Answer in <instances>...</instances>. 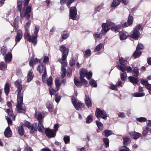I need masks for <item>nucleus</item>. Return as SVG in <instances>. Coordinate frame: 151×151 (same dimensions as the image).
<instances>
[{"label":"nucleus","mask_w":151,"mask_h":151,"mask_svg":"<svg viewBox=\"0 0 151 151\" xmlns=\"http://www.w3.org/2000/svg\"><path fill=\"white\" fill-rule=\"evenodd\" d=\"M92 76V73L91 72H88L86 70L82 69L80 72V78L81 82L79 81L78 79L75 78L74 80L75 85L77 87H80L82 86V83H83L86 86H87L88 85L86 80L84 78V77L86 76L87 78L89 80L91 78Z\"/></svg>","instance_id":"obj_1"},{"label":"nucleus","mask_w":151,"mask_h":151,"mask_svg":"<svg viewBox=\"0 0 151 151\" xmlns=\"http://www.w3.org/2000/svg\"><path fill=\"white\" fill-rule=\"evenodd\" d=\"M102 27L101 32L103 35H105L110 29L116 32H118L120 28V26L115 25L114 23L107 21L106 23H103L102 24Z\"/></svg>","instance_id":"obj_2"},{"label":"nucleus","mask_w":151,"mask_h":151,"mask_svg":"<svg viewBox=\"0 0 151 151\" xmlns=\"http://www.w3.org/2000/svg\"><path fill=\"white\" fill-rule=\"evenodd\" d=\"M39 30V27L36 26L35 27V31L32 36L27 32H26L24 35V36L25 39L29 42H32L34 46H35L37 43V34Z\"/></svg>","instance_id":"obj_3"},{"label":"nucleus","mask_w":151,"mask_h":151,"mask_svg":"<svg viewBox=\"0 0 151 151\" xmlns=\"http://www.w3.org/2000/svg\"><path fill=\"white\" fill-rule=\"evenodd\" d=\"M72 104L76 110H79L80 109L81 111L85 109V105L84 104L78 102L74 97L72 99Z\"/></svg>","instance_id":"obj_4"},{"label":"nucleus","mask_w":151,"mask_h":151,"mask_svg":"<svg viewBox=\"0 0 151 151\" xmlns=\"http://www.w3.org/2000/svg\"><path fill=\"white\" fill-rule=\"evenodd\" d=\"M141 25L140 24L137 25L134 29L133 32L131 33L130 35L133 39L135 40L138 39L139 37L140 33L139 30L140 29Z\"/></svg>","instance_id":"obj_5"},{"label":"nucleus","mask_w":151,"mask_h":151,"mask_svg":"<svg viewBox=\"0 0 151 151\" xmlns=\"http://www.w3.org/2000/svg\"><path fill=\"white\" fill-rule=\"evenodd\" d=\"M95 114L97 118L101 117V118L105 120L107 119V115L106 112L104 110H101L99 108H97Z\"/></svg>","instance_id":"obj_6"},{"label":"nucleus","mask_w":151,"mask_h":151,"mask_svg":"<svg viewBox=\"0 0 151 151\" xmlns=\"http://www.w3.org/2000/svg\"><path fill=\"white\" fill-rule=\"evenodd\" d=\"M119 61V63L118 65V69L122 72L125 71L126 68L125 64L127 63V61L121 58H120Z\"/></svg>","instance_id":"obj_7"},{"label":"nucleus","mask_w":151,"mask_h":151,"mask_svg":"<svg viewBox=\"0 0 151 151\" xmlns=\"http://www.w3.org/2000/svg\"><path fill=\"white\" fill-rule=\"evenodd\" d=\"M77 10L75 7H71L70 10V18L73 20H77L79 18L77 17Z\"/></svg>","instance_id":"obj_8"},{"label":"nucleus","mask_w":151,"mask_h":151,"mask_svg":"<svg viewBox=\"0 0 151 151\" xmlns=\"http://www.w3.org/2000/svg\"><path fill=\"white\" fill-rule=\"evenodd\" d=\"M37 69L40 73H42L43 71V73L42 76V79L43 81L47 75L46 70L45 66L42 65H39Z\"/></svg>","instance_id":"obj_9"},{"label":"nucleus","mask_w":151,"mask_h":151,"mask_svg":"<svg viewBox=\"0 0 151 151\" xmlns=\"http://www.w3.org/2000/svg\"><path fill=\"white\" fill-rule=\"evenodd\" d=\"M45 133L46 136L49 138L54 137L55 136L56 133L53 132V131L49 128H46L45 131Z\"/></svg>","instance_id":"obj_10"},{"label":"nucleus","mask_w":151,"mask_h":151,"mask_svg":"<svg viewBox=\"0 0 151 151\" xmlns=\"http://www.w3.org/2000/svg\"><path fill=\"white\" fill-rule=\"evenodd\" d=\"M22 36L23 34L22 31L20 30H18L17 32V34L15 37L16 44L20 41L22 38Z\"/></svg>","instance_id":"obj_11"},{"label":"nucleus","mask_w":151,"mask_h":151,"mask_svg":"<svg viewBox=\"0 0 151 151\" xmlns=\"http://www.w3.org/2000/svg\"><path fill=\"white\" fill-rule=\"evenodd\" d=\"M68 55H62V57L61 59L59 60V61L62 65V68H65L67 66L66 58Z\"/></svg>","instance_id":"obj_12"},{"label":"nucleus","mask_w":151,"mask_h":151,"mask_svg":"<svg viewBox=\"0 0 151 151\" xmlns=\"http://www.w3.org/2000/svg\"><path fill=\"white\" fill-rule=\"evenodd\" d=\"M133 19V17L132 16H131L130 14H129L127 22L124 23L122 25V26L124 27H126L130 26L132 24Z\"/></svg>","instance_id":"obj_13"},{"label":"nucleus","mask_w":151,"mask_h":151,"mask_svg":"<svg viewBox=\"0 0 151 151\" xmlns=\"http://www.w3.org/2000/svg\"><path fill=\"white\" fill-rule=\"evenodd\" d=\"M119 34L120 38L121 40L126 39L129 36L128 33L125 31L120 32Z\"/></svg>","instance_id":"obj_14"},{"label":"nucleus","mask_w":151,"mask_h":151,"mask_svg":"<svg viewBox=\"0 0 151 151\" xmlns=\"http://www.w3.org/2000/svg\"><path fill=\"white\" fill-rule=\"evenodd\" d=\"M122 83L120 81H118L115 85H112L111 86L110 88L113 90H117L118 88L122 86Z\"/></svg>","instance_id":"obj_15"},{"label":"nucleus","mask_w":151,"mask_h":151,"mask_svg":"<svg viewBox=\"0 0 151 151\" xmlns=\"http://www.w3.org/2000/svg\"><path fill=\"white\" fill-rule=\"evenodd\" d=\"M129 134L131 137L134 139H136L139 138L141 135L140 134L135 132H131Z\"/></svg>","instance_id":"obj_16"},{"label":"nucleus","mask_w":151,"mask_h":151,"mask_svg":"<svg viewBox=\"0 0 151 151\" xmlns=\"http://www.w3.org/2000/svg\"><path fill=\"white\" fill-rule=\"evenodd\" d=\"M59 50L61 52H63V55L65 54L68 55V53L69 50L68 48H66L64 45L60 46L59 47Z\"/></svg>","instance_id":"obj_17"},{"label":"nucleus","mask_w":151,"mask_h":151,"mask_svg":"<svg viewBox=\"0 0 151 151\" xmlns=\"http://www.w3.org/2000/svg\"><path fill=\"white\" fill-rule=\"evenodd\" d=\"M23 102L21 104L20 102H17V111L19 113H22L23 111H25V109L23 108L22 106Z\"/></svg>","instance_id":"obj_18"},{"label":"nucleus","mask_w":151,"mask_h":151,"mask_svg":"<svg viewBox=\"0 0 151 151\" xmlns=\"http://www.w3.org/2000/svg\"><path fill=\"white\" fill-rule=\"evenodd\" d=\"M21 90L20 91H16V92H17V102H20L21 103L23 102V93H21Z\"/></svg>","instance_id":"obj_19"},{"label":"nucleus","mask_w":151,"mask_h":151,"mask_svg":"<svg viewBox=\"0 0 151 151\" xmlns=\"http://www.w3.org/2000/svg\"><path fill=\"white\" fill-rule=\"evenodd\" d=\"M22 81L20 80H18L15 82L16 86L17 88L16 91H20L22 89V85H21Z\"/></svg>","instance_id":"obj_20"},{"label":"nucleus","mask_w":151,"mask_h":151,"mask_svg":"<svg viewBox=\"0 0 151 151\" xmlns=\"http://www.w3.org/2000/svg\"><path fill=\"white\" fill-rule=\"evenodd\" d=\"M12 132L10 129V128L8 127L5 129L4 132V134L6 137H9L11 136Z\"/></svg>","instance_id":"obj_21"},{"label":"nucleus","mask_w":151,"mask_h":151,"mask_svg":"<svg viewBox=\"0 0 151 151\" xmlns=\"http://www.w3.org/2000/svg\"><path fill=\"white\" fill-rule=\"evenodd\" d=\"M85 102L86 105L88 108L91 107L92 106L91 101L89 97L87 95L85 96Z\"/></svg>","instance_id":"obj_22"},{"label":"nucleus","mask_w":151,"mask_h":151,"mask_svg":"<svg viewBox=\"0 0 151 151\" xmlns=\"http://www.w3.org/2000/svg\"><path fill=\"white\" fill-rule=\"evenodd\" d=\"M29 129H30V132L32 134L35 131H37V124L34 123L31 124Z\"/></svg>","instance_id":"obj_23"},{"label":"nucleus","mask_w":151,"mask_h":151,"mask_svg":"<svg viewBox=\"0 0 151 151\" xmlns=\"http://www.w3.org/2000/svg\"><path fill=\"white\" fill-rule=\"evenodd\" d=\"M12 57V54L10 52L6 55L4 58L6 62L8 63H9L11 61Z\"/></svg>","instance_id":"obj_24"},{"label":"nucleus","mask_w":151,"mask_h":151,"mask_svg":"<svg viewBox=\"0 0 151 151\" xmlns=\"http://www.w3.org/2000/svg\"><path fill=\"white\" fill-rule=\"evenodd\" d=\"M123 144L124 145L127 146L131 141V139L128 137H123Z\"/></svg>","instance_id":"obj_25"},{"label":"nucleus","mask_w":151,"mask_h":151,"mask_svg":"<svg viewBox=\"0 0 151 151\" xmlns=\"http://www.w3.org/2000/svg\"><path fill=\"white\" fill-rule=\"evenodd\" d=\"M46 106L50 112H52L53 106L51 102L49 101H47L46 104Z\"/></svg>","instance_id":"obj_26"},{"label":"nucleus","mask_w":151,"mask_h":151,"mask_svg":"<svg viewBox=\"0 0 151 151\" xmlns=\"http://www.w3.org/2000/svg\"><path fill=\"white\" fill-rule=\"evenodd\" d=\"M35 117L38 120V123H43V118H44V116H42V114H41L39 113L37 115L36 114L35 116Z\"/></svg>","instance_id":"obj_27"},{"label":"nucleus","mask_w":151,"mask_h":151,"mask_svg":"<svg viewBox=\"0 0 151 151\" xmlns=\"http://www.w3.org/2000/svg\"><path fill=\"white\" fill-rule=\"evenodd\" d=\"M34 76V74L32 72V70H30L28 73L27 77V82H30Z\"/></svg>","instance_id":"obj_28"},{"label":"nucleus","mask_w":151,"mask_h":151,"mask_svg":"<svg viewBox=\"0 0 151 151\" xmlns=\"http://www.w3.org/2000/svg\"><path fill=\"white\" fill-rule=\"evenodd\" d=\"M104 47V44L102 43H100L96 46L94 50V52H98L101 50V48Z\"/></svg>","instance_id":"obj_29"},{"label":"nucleus","mask_w":151,"mask_h":151,"mask_svg":"<svg viewBox=\"0 0 151 151\" xmlns=\"http://www.w3.org/2000/svg\"><path fill=\"white\" fill-rule=\"evenodd\" d=\"M43 123H38V131L42 133H43L44 130L45 128L43 126Z\"/></svg>","instance_id":"obj_30"},{"label":"nucleus","mask_w":151,"mask_h":151,"mask_svg":"<svg viewBox=\"0 0 151 151\" xmlns=\"http://www.w3.org/2000/svg\"><path fill=\"white\" fill-rule=\"evenodd\" d=\"M5 93L6 96H7L10 91V86L9 84L6 83L4 88Z\"/></svg>","instance_id":"obj_31"},{"label":"nucleus","mask_w":151,"mask_h":151,"mask_svg":"<svg viewBox=\"0 0 151 151\" xmlns=\"http://www.w3.org/2000/svg\"><path fill=\"white\" fill-rule=\"evenodd\" d=\"M128 78L130 81L133 84L134 83L137 84L138 83L139 81L137 78H135L132 76H129Z\"/></svg>","instance_id":"obj_32"},{"label":"nucleus","mask_w":151,"mask_h":151,"mask_svg":"<svg viewBox=\"0 0 151 151\" xmlns=\"http://www.w3.org/2000/svg\"><path fill=\"white\" fill-rule=\"evenodd\" d=\"M22 0H17V10L19 11L20 13L22 12Z\"/></svg>","instance_id":"obj_33"},{"label":"nucleus","mask_w":151,"mask_h":151,"mask_svg":"<svg viewBox=\"0 0 151 151\" xmlns=\"http://www.w3.org/2000/svg\"><path fill=\"white\" fill-rule=\"evenodd\" d=\"M142 53L141 51L139 50H137L136 49V51L134 52L133 54V56L135 58H136L139 57L141 55Z\"/></svg>","instance_id":"obj_34"},{"label":"nucleus","mask_w":151,"mask_h":151,"mask_svg":"<svg viewBox=\"0 0 151 151\" xmlns=\"http://www.w3.org/2000/svg\"><path fill=\"white\" fill-rule=\"evenodd\" d=\"M20 16L22 18L25 17L27 19H28L30 17V15L29 13H24V12L22 11V12L20 13Z\"/></svg>","instance_id":"obj_35"},{"label":"nucleus","mask_w":151,"mask_h":151,"mask_svg":"<svg viewBox=\"0 0 151 151\" xmlns=\"http://www.w3.org/2000/svg\"><path fill=\"white\" fill-rule=\"evenodd\" d=\"M121 0H114L111 4V6L113 7H116L118 6L121 2Z\"/></svg>","instance_id":"obj_36"},{"label":"nucleus","mask_w":151,"mask_h":151,"mask_svg":"<svg viewBox=\"0 0 151 151\" xmlns=\"http://www.w3.org/2000/svg\"><path fill=\"white\" fill-rule=\"evenodd\" d=\"M120 74L121 78L122 81H125L127 78V75L125 71L122 72Z\"/></svg>","instance_id":"obj_37"},{"label":"nucleus","mask_w":151,"mask_h":151,"mask_svg":"<svg viewBox=\"0 0 151 151\" xmlns=\"http://www.w3.org/2000/svg\"><path fill=\"white\" fill-rule=\"evenodd\" d=\"M7 69V65L3 62L0 63V70H5Z\"/></svg>","instance_id":"obj_38"},{"label":"nucleus","mask_w":151,"mask_h":151,"mask_svg":"<svg viewBox=\"0 0 151 151\" xmlns=\"http://www.w3.org/2000/svg\"><path fill=\"white\" fill-rule=\"evenodd\" d=\"M18 131L19 134L21 135H23L24 134V130L22 126L18 127Z\"/></svg>","instance_id":"obj_39"},{"label":"nucleus","mask_w":151,"mask_h":151,"mask_svg":"<svg viewBox=\"0 0 151 151\" xmlns=\"http://www.w3.org/2000/svg\"><path fill=\"white\" fill-rule=\"evenodd\" d=\"M103 34H102V33L101 32V33L98 34L96 32H95L93 34V36L95 39L97 38H101L103 35H104Z\"/></svg>","instance_id":"obj_40"},{"label":"nucleus","mask_w":151,"mask_h":151,"mask_svg":"<svg viewBox=\"0 0 151 151\" xmlns=\"http://www.w3.org/2000/svg\"><path fill=\"white\" fill-rule=\"evenodd\" d=\"M19 17H17L15 18L14 22L13 24L14 27L16 29H17L18 28V22L19 20Z\"/></svg>","instance_id":"obj_41"},{"label":"nucleus","mask_w":151,"mask_h":151,"mask_svg":"<svg viewBox=\"0 0 151 151\" xmlns=\"http://www.w3.org/2000/svg\"><path fill=\"white\" fill-rule=\"evenodd\" d=\"M90 85L93 87H96L97 86V84L96 81L93 79H91L89 82Z\"/></svg>","instance_id":"obj_42"},{"label":"nucleus","mask_w":151,"mask_h":151,"mask_svg":"<svg viewBox=\"0 0 151 151\" xmlns=\"http://www.w3.org/2000/svg\"><path fill=\"white\" fill-rule=\"evenodd\" d=\"M96 124L99 129L100 130H102L103 129V126L102 123L99 121H96Z\"/></svg>","instance_id":"obj_43"},{"label":"nucleus","mask_w":151,"mask_h":151,"mask_svg":"<svg viewBox=\"0 0 151 151\" xmlns=\"http://www.w3.org/2000/svg\"><path fill=\"white\" fill-rule=\"evenodd\" d=\"M55 84L56 88H57V91H58L60 85V82L59 79H56L55 81Z\"/></svg>","instance_id":"obj_44"},{"label":"nucleus","mask_w":151,"mask_h":151,"mask_svg":"<svg viewBox=\"0 0 151 151\" xmlns=\"http://www.w3.org/2000/svg\"><path fill=\"white\" fill-rule=\"evenodd\" d=\"M133 96L135 97H140L143 96L145 95L144 93H135L133 94Z\"/></svg>","instance_id":"obj_45"},{"label":"nucleus","mask_w":151,"mask_h":151,"mask_svg":"<svg viewBox=\"0 0 151 151\" xmlns=\"http://www.w3.org/2000/svg\"><path fill=\"white\" fill-rule=\"evenodd\" d=\"M91 54V51L90 49L87 50L85 52L84 56L85 58H88Z\"/></svg>","instance_id":"obj_46"},{"label":"nucleus","mask_w":151,"mask_h":151,"mask_svg":"<svg viewBox=\"0 0 151 151\" xmlns=\"http://www.w3.org/2000/svg\"><path fill=\"white\" fill-rule=\"evenodd\" d=\"M132 73L133 76L137 77L139 75V70L138 68L137 67L135 68L132 71Z\"/></svg>","instance_id":"obj_47"},{"label":"nucleus","mask_w":151,"mask_h":151,"mask_svg":"<svg viewBox=\"0 0 151 151\" xmlns=\"http://www.w3.org/2000/svg\"><path fill=\"white\" fill-rule=\"evenodd\" d=\"M103 141L105 145V147L107 148L109 146V140L107 138H103Z\"/></svg>","instance_id":"obj_48"},{"label":"nucleus","mask_w":151,"mask_h":151,"mask_svg":"<svg viewBox=\"0 0 151 151\" xmlns=\"http://www.w3.org/2000/svg\"><path fill=\"white\" fill-rule=\"evenodd\" d=\"M58 91H57V88L56 89H54L51 87H50L49 89V91L51 95L54 94L55 93Z\"/></svg>","instance_id":"obj_49"},{"label":"nucleus","mask_w":151,"mask_h":151,"mask_svg":"<svg viewBox=\"0 0 151 151\" xmlns=\"http://www.w3.org/2000/svg\"><path fill=\"white\" fill-rule=\"evenodd\" d=\"M112 132L111 130H105L104 133H105V137H108L111 134H112Z\"/></svg>","instance_id":"obj_50"},{"label":"nucleus","mask_w":151,"mask_h":151,"mask_svg":"<svg viewBox=\"0 0 151 151\" xmlns=\"http://www.w3.org/2000/svg\"><path fill=\"white\" fill-rule=\"evenodd\" d=\"M47 84L48 86H50L52 84V77L51 76L49 77L47 80Z\"/></svg>","instance_id":"obj_51"},{"label":"nucleus","mask_w":151,"mask_h":151,"mask_svg":"<svg viewBox=\"0 0 151 151\" xmlns=\"http://www.w3.org/2000/svg\"><path fill=\"white\" fill-rule=\"evenodd\" d=\"M63 139L66 144H69L70 143V137L69 136H65L64 137Z\"/></svg>","instance_id":"obj_52"},{"label":"nucleus","mask_w":151,"mask_h":151,"mask_svg":"<svg viewBox=\"0 0 151 151\" xmlns=\"http://www.w3.org/2000/svg\"><path fill=\"white\" fill-rule=\"evenodd\" d=\"M93 120L92 116L91 115L88 116L86 119V122L87 123H89L91 122Z\"/></svg>","instance_id":"obj_53"},{"label":"nucleus","mask_w":151,"mask_h":151,"mask_svg":"<svg viewBox=\"0 0 151 151\" xmlns=\"http://www.w3.org/2000/svg\"><path fill=\"white\" fill-rule=\"evenodd\" d=\"M140 81L141 83L144 85L146 87V86L147 85L149 84L148 83V81L146 80L143 79H141L140 80Z\"/></svg>","instance_id":"obj_54"},{"label":"nucleus","mask_w":151,"mask_h":151,"mask_svg":"<svg viewBox=\"0 0 151 151\" xmlns=\"http://www.w3.org/2000/svg\"><path fill=\"white\" fill-rule=\"evenodd\" d=\"M144 48L143 45L141 43H139L137 46L136 50H142Z\"/></svg>","instance_id":"obj_55"},{"label":"nucleus","mask_w":151,"mask_h":151,"mask_svg":"<svg viewBox=\"0 0 151 151\" xmlns=\"http://www.w3.org/2000/svg\"><path fill=\"white\" fill-rule=\"evenodd\" d=\"M137 120L140 122H145L146 121L147 119L145 117H141L137 118Z\"/></svg>","instance_id":"obj_56"},{"label":"nucleus","mask_w":151,"mask_h":151,"mask_svg":"<svg viewBox=\"0 0 151 151\" xmlns=\"http://www.w3.org/2000/svg\"><path fill=\"white\" fill-rule=\"evenodd\" d=\"M62 70L63 73L62 75V78H64L65 76L66 73V70L65 68H62Z\"/></svg>","instance_id":"obj_57"},{"label":"nucleus","mask_w":151,"mask_h":151,"mask_svg":"<svg viewBox=\"0 0 151 151\" xmlns=\"http://www.w3.org/2000/svg\"><path fill=\"white\" fill-rule=\"evenodd\" d=\"M61 99V96L57 94L55 95V101L56 102L58 103L59 102Z\"/></svg>","instance_id":"obj_58"},{"label":"nucleus","mask_w":151,"mask_h":151,"mask_svg":"<svg viewBox=\"0 0 151 151\" xmlns=\"http://www.w3.org/2000/svg\"><path fill=\"white\" fill-rule=\"evenodd\" d=\"M6 49L4 47H2L1 49V54L3 55H5L6 53Z\"/></svg>","instance_id":"obj_59"},{"label":"nucleus","mask_w":151,"mask_h":151,"mask_svg":"<svg viewBox=\"0 0 151 151\" xmlns=\"http://www.w3.org/2000/svg\"><path fill=\"white\" fill-rule=\"evenodd\" d=\"M24 151H33L31 147L28 145L26 146L24 148Z\"/></svg>","instance_id":"obj_60"},{"label":"nucleus","mask_w":151,"mask_h":151,"mask_svg":"<svg viewBox=\"0 0 151 151\" xmlns=\"http://www.w3.org/2000/svg\"><path fill=\"white\" fill-rule=\"evenodd\" d=\"M31 11V7L30 6H27L26 9V11L24 13H29Z\"/></svg>","instance_id":"obj_61"},{"label":"nucleus","mask_w":151,"mask_h":151,"mask_svg":"<svg viewBox=\"0 0 151 151\" xmlns=\"http://www.w3.org/2000/svg\"><path fill=\"white\" fill-rule=\"evenodd\" d=\"M24 125L27 127H28V128L30 127V126L31 124H30L29 122L27 121H25L24 123Z\"/></svg>","instance_id":"obj_62"},{"label":"nucleus","mask_w":151,"mask_h":151,"mask_svg":"<svg viewBox=\"0 0 151 151\" xmlns=\"http://www.w3.org/2000/svg\"><path fill=\"white\" fill-rule=\"evenodd\" d=\"M49 60V58L47 56H45L44 58L43 62L44 63H47L48 62Z\"/></svg>","instance_id":"obj_63"},{"label":"nucleus","mask_w":151,"mask_h":151,"mask_svg":"<svg viewBox=\"0 0 151 151\" xmlns=\"http://www.w3.org/2000/svg\"><path fill=\"white\" fill-rule=\"evenodd\" d=\"M119 151H129V149L128 148L125 146H124Z\"/></svg>","instance_id":"obj_64"}]
</instances>
